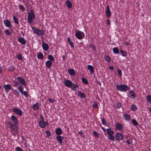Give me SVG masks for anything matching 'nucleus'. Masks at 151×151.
<instances>
[{"instance_id":"obj_1","label":"nucleus","mask_w":151,"mask_h":151,"mask_svg":"<svg viewBox=\"0 0 151 151\" xmlns=\"http://www.w3.org/2000/svg\"><path fill=\"white\" fill-rule=\"evenodd\" d=\"M116 88L119 91L125 92L129 89V87L125 84H121L117 85Z\"/></svg>"},{"instance_id":"obj_2","label":"nucleus","mask_w":151,"mask_h":151,"mask_svg":"<svg viewBox=\"0 0 151 151\" xmlns=\"http://www.w3.org/2000/svg\"><path fill=\"white\" fill-rule=\"evenodd\" d=\"M35 18V14L34 12L32 9H31L30 12L29 13L27 17L28 22L29 24L32 23V20L34 19Z\"/></svg>"},{"instance_id":"obj_3","label":"nucleus","mask_w":151,"mask_h":151,"mask_svg":"<svg viewBox=\"0 0 151 151\" xmlns=\"http://www.w3.org/2000/svg\"><path fill=\"white\" fill-rule=\"evenodd\" d=\"M75 35L76 37L79 40H81L84 38L85 34L84 32L80 30H78L75 33Z\"/></svg>"},{"instance_id":"obj_4","label":"nucleus","mask_w":151,"mask_h":151,"mask_svg":"<svg viewBox=\"0 0 151 151\" xmlns=\"http://www.w3.org/2000/svg\"><path fill=\"white\" fill-rule=\"evenodd\" d=\"M12 110L16 114L20 116H21L23 115L22 111L19 108H12Z\"/></svg>"},{"instance_id":"obj_5","label":"nucleus","mask_w":151,"mask_h":151,"mask_svg":"<svg viewBox=\"0 0 151 151\" xmlns=\"http://www.w3.org/2000/svg\"><path fill=\"white\" fill-rule=\"evenodd\" d=\"M17 79L19 83L22 86L26 87L27 86V83L24 78L20 76H18Z\"/></svg>"},{"instance_id":"obj_6","label":"nucleus","mask_w":151,"mask_h":151,"mask_svg":"<svg viewBox=\"0 0 151 151\" xmlns=\"http://www.w3.org/2000/svg\"><path fill=\"white\" fill-rule=\"evenodd\" d=\"M115 137L118 141H120L122 140L123 137L122 134L119 132H117L115 135Z\"/></svg>"},{"instance_id":"obj_7","label":"nucleus","mask_w":151,"mask_h":151,"mask_svg":"<svg viewBox=\"0 0 151 151\" xmlns=\"http://www.w3.org/2000/svg\"><path fill=\"white\" fill-rule=\"evenodd\" d=\"M4 88L5 92L6 93H8L9 90L12 89L11 85L10 84H5L4 86Z\"/></svg>"},{"instance_id":"obj_8","label":"nucleus","mask_w":151,"mask_h":151,"mask_svg":"<svg viewBox=\"0 0 151 151\" xmlns=\"http://www.w3.org/2000/svg\"><path fill=\"white\" fill-rule=\"evenodd\" d=\"M4 25L6 27L10 28L12 27L10 21L8 19H4Z\"/></svg>"},{"instance_id":"obj_9","label":"nucleus","mask_w":151,"mask_h":151,"mask_svg":"<svg viewBox=\"0 0 151 151\" xmlns=\"http://www.w3.org/2000/svg\"><path fill=\"white\" fill-rule=\"evenodd\" d=\"M64 83L65 86L68 87H70L73 83L72 81L69 80H66L64 81Z\"/></svg>"},{"instance_id":"obj_10","label":"nucleus","mask_w":151,"mask_h":151,"mask_svg":"<svg viewBox=\"0 0 151 151\" xmlns=\"http://www.w3.org/2000/svg\"><path fill=\"white\" fill-rule=\"evenodd\" d=\"M105 13L107 17L109 18L111 15V12L109 6V5H107L106 6V9L105 11Z\"/></svg>"},{"instance_id":"obj_11","label":"nucleus","mask_w":151,"mask_h":151,"mask_svg":"<svg viewBox=\"0 0 151 151\" xmlns=\"http://www.w3.org/2000/svg\"><path fill=\"white\" fill-rule=\"evenodd\" d=\"M123 117L125 120L127 121H129L131 119L130 115L124 113L123 114Z\"/></svg>"},{"instance_id":"obj_12","label":"nucleus","mask_w":151,"mask_h":151,"mask_svg":"<svg viewBox=\"0 0 151 151\" xmlns=\"http://www.w3.org/2000/svg\"><path fill=\"white\" fill-rule=\"evenodd\" d=\"M72 85L70 86V88L74 91H76L77 89H78L79 86L77 84H76L74 83H72Z\"/></svg>"},{"instance_id":"obj_13","label":"nucleus","mask_w":151,"mask_h":151,"mask_svg":"<svg viewBox=\"0 0 151 151\" xmlns=\"http://www.w3.org/2000/svg\"><path fill=\"white\" fill-rule=\"evenodd\" d=\"M55 133L58 136H59L63 133V131L61 128H57L55 129Z\"/></svg>"},{"instance_id":"obj_14","label":"nucleus","mask_w":151,"mask_h":151,"mask_svg":"<svg viewBox=\"0 0 151 151\" xmlns=\"http://www.w3.org/2000/svg\"><path fill=\"white\" fill-rule=\"evenodd\" d=\"M39 124L40 127L42 128H44L46 126V123L44 121H40Z\"/></svg>"},{"instance_id":"obj_15","label":"nucleus","mask_w":151,"mask_h":151,"mask_svg":"<svg viewBox=\"0 0 151 151\" xmlns=\"http://www.w3.org/2000/svg\"><path fill=\"white\" fill-rule=\"evenodd\" d=\"M11 118L14 124L15 125L18 124L17 119L15 116L13 115L12 116Z\"/></svg>"},{"instance_id":"obj_16","label":"nucleus","mask_w":151,"mask_h":151,"mask_svg":"<svg viewBox=\"0 0 151 151\" xmlns=\"http://www.w3.org/2000/svg\"><path fill=\"white\" fill-rule=\"evenodd\" d=\"M87 68L90 71L91 74H93L94 73V68L93 66L91 65H87Z\"/></svg>"},{"instance_id":"obj_17","label":"nucleus","mask_w":151,"mask_h":151,"mask_svg":"<svg viewBox=\"0 0 151 151\" xmlns=\"http://www.w3.org/2000/svg\"><path fill=\"white\" fill-rule=\"evenodd\" d=\"M42 47L43 50L45 51H47L49 49L48 45L46 43L44 42L42 43Z\"/></svg>"},{"instance_id":"obj_18","label":"nucleus","mask_w":151,"mask_h":151,"mask_svg":"<svg viewBox=\"0 0 151 151\" xmlns=\"http://www.w3.org/2000/svg\"><path fill=\"white\" fill-rule=\"evenodd\" d=\"M18 41L23 45H25L26 43V40L23 37H21L18 39Z\"/></svg>"},{"instance_id":"obj_19","label":"nucleus","mask_w":151,"mask_h":151,"mask_svg":"<svg viewBox=\"0 0 151 151\" xmlns=\"http://www.w3.org/2000/svg\"><path fill=\"white\" fill-rule=\"evenodd\" d=\"M63 138L60 135L57 136L56 137V139L58 142L60 144H61L63 142Z\"/></svg>"},{"instance_id":"obj_20","label":"nucleus","mask_w":151,"mask_h":151,"mask_svg":"<svg viewBox=\"0 0 151 151\" xmlns=\"http://www.w3.org/2000/svg\"><path fill=\"white\" fill-rule=\"evenodd\" d=\"M52 62L50 60H47L46 62L45 66L47 68H49L52 65Z\"/></svg>"},{"instance_id":"obj_21","label":"nucleus","mask_w":151,"mask_h":151,"mask_svg":"<svg viewBox=\"0 0 151 151\" xmlns=\"http://www.w3.org/2000/svg\"><path fill=\"white\" fill-rule=\"evenodd\" d=\"M32 108L34 110H38L39 108V103L38 102H37L34 104L32 106Z\"/></svg>"},{"instance_id":"obj_22","label":"nucleus","mask_w":151,"mask_h":151,"mask_svg":"<svg viewBox=\"0 0 151 151\" xmlns=\"http://www.w3.org/2000/svg\"><path fill=\"white\" fill-rule=\"evenodd\" d=\"M115 128L118 130H121L122 129V126L121 124L119 123H117L116 124Z\"/></svg>"},{"instance_id":"obj_23","label":"nucleus","mask_w":151,"mask_h":151,"mask_svg":"<svg viewBox=\"0 0 151 151\" xmlns=\"http://www.w3.org/2000/svg\"><path fill=\"white\" fill-rule=\"evenodd\" d=\"M106 132L109 135V136L114 134V132L113 131H112L111 129L108 128L106 129Z\"/></svg>"},{"instance_id":"obj_24","label":"nucleus","mask_w":151,"mask_h":151,"mask_svg":"<svg viewBox=\"0 0 151 151\" xmlns=\"http://www.w3.org/2000/svg\"><path fill=\"white\" fill-rule=\"evenodd\" d=\"M129 93L130 95L129 97L133 99H134L136 97V95L135 93L132 90L129 92Z\"/></svg>"},{"instance_id":"obj_25","label":"nucleus","mask_w":151,"mask_h":151,"mask_svg":"<svg viewBox=\"0 0 151 151\" xmlns=\"http://www.w3.org/2000/svg\"><path fill=\"white\" fill-rule=\"evenodd\" d=\"M68 72L70 75L72 76H73L75 74V72L74 70L72 68L69 69Z\"/></svg>"},{"instance_id":"obj_26","label":"nucleus","mask_w":151,"mask_h":151,"mask_svg":"<svg viewBox=\"0 0 151 151\" xmlns=\"http://www.w3.org/2000/svg\"><path fill=\"white\" fill-rule=\"evenodd\" d=\"M66 6L69 9H70L72 7V4L70 1L69 0L65 2Z\"/></svg>"},{"instance_id":"obj_27","label":"nucleus","mask_w":151,"mask_h":151,"mask_svg":"<svg viewBox=\"0 0 151 151\" xmlns=\"http://www.w3.org/2000/svg\"><path fill=\"white\" fill-rule=\"evenodd\" d=\"M78 96L81 98H85L86 97L85 94L82 92L79 91Z\"/></svg>"},{"instance_id":"obj_28","label":"nucleus","mask_w":151,"mask_h":151,"mask_svg":"<svg viewBox=\"0 0 151 151\" xmlns=\"http://www.w3.org/2000/svg\"><path fill=\"white\" fill-rule=\"evenodd\" d=\"M32 29L35 34H36L37 35L38 34L39 31L40 29L37 28L35 27H32Z\"/></svg>"},{"instance_id":"obj_29","label":"nucleus","mask_w":151,"mask_h":151,"mask_svg":"<svg viewBox=\"0 0 151 151\" xmlns=\"http://www.w3.org/2000/svg\"><path fill=\"white\" fill-rule=\"evenodd\" d=\"M37 58L39 59H42L44 58L43 54L41 52L38 53L37 55Z\"/></svg>"},{"instance_id":"obj_30","label":"nucleus","mask_w":151,"mask_h":151,"mask_svg":"<svg viewBox=\"0 0 151 151\" xmlns=\"http://www.w3.org/2000/svg\"><path fill=\"white\" fill-rule=\"evenodd\" d=\"M18 89L19 91L20 92L22 95H23L24 91H23L22 87L21 86L19 85L18 87Z\"/></svg>"},{"instance_id":"obj_31","label":"nucleus","mask_w":151,"mask_h":151,"mask_svg":"<svg viewBox=\"0 0 151 151\" xmlns=\"http://www.w3.org/2000/svg\"><path fill=\"white\" fill-rule=\"evenodd\" d=\"M104 58L105 60L107 62H109L111 61V58L109 55H105L104 56Z\"/></svg>"},{"instance_id":"obj_32","label":"nucleus","mask_w":151,"mask_h":151,"mask_svg":"<svg viewBox=\"0 0 151 151\" xmlns=\"http://www.w3.org/2000/svg\"><path fill=\"white\" fill-rule=\"evenodd\" d=\"M48 59L49 60H50L51 61H52L55 60V58L53 56L51 55H49L48 56Z\"/></svg>"},{"instance_id":"obj_33","label":"nucleus","mask_w":151,"mask_h":151,"mask_svg":"<svg viewBox=\"0 0 151 151\" xmlns=\"http://www.w3.org/2000/svg\"><path fill=\"white\" fill-rule=\"evenodd\" d=\"M81 81L83 83L86 85L88 83V81L84 77H82V78Z\"/></svg>"},{"instance_id":"obj_34","label":"nucleus","mask_w":151,"mask_h":151,"mask_svg":"<svg viewBox=\"0 0 151 151\" xmlns=\"http://www.w3.org/2000/svg\"><path fill=\"white\" fill-rule=\"evenodd\" d=\"M120 52L121 53L123 57H126L127 55V52L123 50H120Z\"/></svg>"},{"instance_id":"obj_35","label":"nucleus","mask_w":151,"mask_h":151,"mask_svg":"<svg viewBox=\"0 0 151 151\" xmlns=\"http://www.w3.org/2000/svg\"><path fill=\"white\" fill-rule=\"evenodd\" d=\"M113 52L115 54H117L119 52V50L118 48L116 47H115L113 49Z\"/></svg>"},{"instance_id":"obj_36","label":"nucleus","mask_w":151,"mask_h":151,"mask_svg":"<svg viewBox=\"0 0 151 151\" xmlns=\"http://www.w3.org/2000/svg\"><path fill=\"white\" fill-rule=\"evenodd\" d=\"M131 109L132 111H135L137 110V107L135 105L132 104L131 106Z\"/></svg>"},{"instance_id":"obj_37","label":"nucleus","mask_w":151,"mask_h":151,"mask_svg":"<svg viewBox=\"0 0 151 151\" xmlns=\"http://www.w3.org/2000/svg\"><path fill=\"white\" fill-rule=\"evenodd\" d=\"M13 19L15 23L17 24H19V22L17 19V18L15 16H14L13 17Z\"/></svg>"},{"instance_id":"obj_38","label":"nucleus","mask_w":151,"mask_h":151,"mask_svg":"<svg viewBox=\"0 0 151 151\" xmlns=\"http://www.w3.org/2000/svg\"><path fill=\"white\" fill-rule=\"evenodd\" d=\"M15 69V68L14 66H11L9 68L8 70L9 71H10L11 72H13Z\"/></svg>"},{"instance_id":"obj_39","label":"nucleus","mask_w":151,"mask_h":151,"mask_svg":"<svg viewBox=\"0 0 151 151\" xmlns=\"http://www.w3.org/2000/svg\"><path fill=\"white\" fill-rule=\"evenodd\" d=\"M113 135H111L108 136L109 139L111 141H114L115 140V137Z\"/></svg>"},{"instance_id":"obj_40","label":"nucleus","mask_w":151,"mask_h":151,"mask_svg":"<svg viewBox=\"0 0 151 151\" xmlns=\"http://www.w3.org/2000/svg\"><path fill=\"white\" fill-rule=\"evenodd\" d=\"M17 58L19 60H22V54L19 53L17 55Z\"/></svg>"},{"instance_id":"obj_41","label":"nucleus","mask_w":151,"mask_h":151,"mask_svg":"<svg viewBox=\"0 0 151 151\" xmlns=\"http://www.w3.org/2000/svg\"><path fill=\"white\" fill-rule=\"evenodd\" d=\"M44 34V31L43 30H39L38 34L37 35L38 36H42Z\"/></svg>"},{"instance_id":"obj_42","label":"nucleus","mask_w":151,"mask_h":151,"mask_svg":"<svg viewBox=\"0 0 151 151\" xmlns=\"http://www.w3.org/2000/svg\"><path fill=\"white\" fill-rule=\"evenodd\" d=\"M147 102L148 103L151 102V96L150 95H147Z\"/></svg>"},{"instance_id":"obj_43","label":"nucleus","mask_w":151,"mask_h":151,"mask_svg":"<svg viewBox=\"0 0 151 151\" xmlns=\"http://www.w3.org/2000/svg\"><path fill=\"white\" fill-rule=\"evenodd\" d=\"M101 121L103 125H106V124H107V122L104 118L101 119Z\"/></svg>"},{"instance_id":"obj_44","label":"nucleus","mask_w":151,"mask_h":151,"mask_svg":"<svg viewBox=\"0 0 151 151\" xmlns=\"http://www.w3.org/2000/svg\"><path fill=\"white\" fill-rule=\"evenodd\" d=\"M117 72L119 76L120 77H122V70L119 69L118 68L117 70Z\"/></svg>"},{"instance_id":"obj_45","label":"nucleus","mask_w":151,"mask_h":151,"mask_svg":"<svg viewBox=\"0 0 151 151\" xmlns=\"http://www.w3.org/2000/svg\"><path fill=\"white\" fill-rule=\"evenodd\" d=\"M132 123L134 125H137L138 124V123L137 121L134 119H132Z\"/></svg>"},{"instance_id":"obj_46","label":"nucleus","mask_w":151,"mask_h":151,"mask_svg":"<svg viewBox=\"0 0 151 151\" xmlns=\"http://www.w3.org/2000/svg\"><path fill=\"white\" fill-rule=\"evenodd\" d=\"M19 8L23 12L25 11V8L22 5L20 4L19 5Z\"/></svg>"},{"instance_id":"obj_47","label":"nucleus","mask_w":151,"mask_h":151,"mask_svg":"<svg viewBox=\"0 0 151 151\" xmlns=\"http://www.w3.org/2000/svg\"><path fill=\"white\" fill-rule=\"evenodd\" d=\"M13 82L14 83L13 86L14 87H17L19 84V82L15 81H13Z\"/></svg>"},{"instance_id":"obj_48","label":"nucleus","mask_w":151,"mask_h":151,"mask_svg":"<svg viewBox=\"0 0 151 151\" xmlns=\"http://www.w3.org/2000/svg\"><path fill=\"white\" fill-rule=\"evenodd\" d=\"M98 107V105L97 103L93 102V108H96Z\"/></svg>"},{"instance_id":"obj_49","label":"nucleus","mask_w":151,"mask_h":151,"mask_svg":"<svg viewBox=\"0 0 151 151\" xmlns=\"http://www.w3.org/2000/svg\"><path fill=\"white\" fill-rule=\"evenodd\" d=\"M24 95L26 98H28L29 95L27 93V91H24Z\"/></svg>"},{"instance_id":"obj_50","label":"nucleus","mask_w":151,"mask_h":151,"mask_svg":"<svg viewBox=\"0 0 151 151\" xmlns=\"http://www.w3.org/2000/svg\"><path fill=\"white\" fill-rule=\"evenodd\" d=\"M39 119L40 120V121H44V118L42 114H40Z\"/></svg>"},{"instance_id":"obj_51","label":"nucleus","mask_w":151,"mask_h":151,"mask_svg":"<svg viewBox=\"0 0 151 151\" xmlns=\"http://www.w3.org/2000/svg\"><path fill=\"white\" fill-rule=\"evenodd\" d=\"M122 106L121 103L119 102H118L116 104V108L119 109Z\"/></svg>"},{"instance_id":"obj_52","label":"nucleus","mask_w":151,"mask_h":151,"mask_svg":"<svg viewBox=\"0 0 151 151\" xmlns=\"http://www.w3.org/2000/svg\"><path fill=\"white\" fill-rule=\"evenodd\" d=\"M5 32L6 34L7 35H9L10 34V32L7 29L5 30Z\"/></svg>"},{"instance_id":"obj_53","label":"nucleus","mask_w":151,"mask_h":151,"mask_svg":"<svg viewBox=\"0 0 151 151\" xmlns=\"http://www.w3.org/2000/svg\"><path fill=\"white\" fill-rule=\"evenodd\" d=\"M45 133L47 134V136L48 137H49L51 135V133L49 130H46Z\"/></svg>"},{"instance_id":"obj_54","label":"nucleus","mask_w":151,"mask_h":151,"mask_svg":"<svg viewBox=\"0 0 151 151\" xmlns=\"http://www.w3.org/2000/svg\"><path fill=\"white\" fill-rule=\"evenodd\" d=\"M9 125L11 128L12 129H13L14 127L15 126V125L11 122L9 123Z\"/></svg>"},{"instance_id":"obj_55","label":"nucleus","mask_w":151,"mask_h":151,"mask_svg":"<svg viewBox=\"0 0 151 151\" xmlns=\"http://www.w3.org/2000/svg\"><path fill=\"white\" fill-rule=\"evenodd\" d=\"M49 101L50 102H51L52 103H53L55 101V100L54 99H53L52 98H49L48 99Z\"/></svg>"},{"instance_id":"obj_56","label":"nucleus","mask_w":151,"mask_h":151,"mask_svg":"<svg viewBox=\"0 0 151 151\" xmlns=\"http://www.w3.org/2000/svg\"><path fill=\"white\" fill-rule=\"evenodd\" d=\"M93 134L95 137H97L99 136V133L96 131H94L93 132Z\"/></svg>"},{"instance_id":"obj_57","label":"nucleus","mask_w":151,"mask_h":151,"mask_svg":"<svg viewBox=\"0 0 151 151\" xmlns=\"http://www.w3.org/2000/svg\"><path fill=\"white\" fill-rule=\"evenodd\" d=\"M70 45V46L72 48H73L74 47L73 43L71 41L70 42L68 43Z\"/></svg>"},{"instance_id":"obj_58","label":"nucleus","mask_w":151,"mask_h":151,"mask_svg":"<svg viewBox=\"0 0 151 151\" xmlns=\"http://www.w3.org/2000/svg\"><path fill=\"white\" fill-rule=\"evenodd\" d=\"M16 150L17 151H23V150H22L21 148L19 147H17L16 148Z\"/></svg>"},{"instance_id":"obj_59","label":"nucleus","mask_w":151,"mask_h":151,"mask_svg":"<svg viewBox=\"0 0 151 151\" xmlns=\"http://www.w3.org/2000/svg\"><path fill=\"white\" fill-rule=\"evenodd\" d=\"M14 91L15 92V94H16L18 95H19L20 94V93H19V92L18 91H17V90H16V89L14 90Z\"/></svg>"},{"instance_id":"obj_60","label":"nucleus","mask_w":151,"mask_h":151,"mask_svg":"<svg viewBox=\"0 0 151 151\" xmlns=\"http://www.w3.org/2000/svg\"><path fill=\"white\" fill-rule=\"evenodd\" d=\"M107 22L106 24L107 25H110L111 24V22L110 20H109L108 19H107L106 20Z\"/></svg>"},{"instance_id":"obj_61","label":"nucleus","mask_w":151,"mask_h":151,"mask_svg":"<svg viewBox=\"0 0 151 151\" xmlns=\"http://www.w3.org/2000/svg\"><path fill=\"white\" fill-rule=\"evenodd\" d=\"M96 83L99 85L101 86V83L99 81L96 80Z\"/></svg>"},{"instance_id":"obj_62","label":"nucleus","mask_w":151,"mask_h":151,"mask_svg":"<svg viewBox=\"0 0 151 151\" xmlns=\"http://www.w3.org/2000/svg\"><path fill=\"white\" fill-rule=\"evenodd\" d=\"M109 68L110 70H114V67L113 66H109Z\"/></svg>"},{"instance_id":"obj_63","label":"nucleus","mask_w":151,"mask_h":151,"mask_svg":"<svg viewBox=\"0 0 151 151\" xmlns=\"http://www.w3.org/2000/svg\"><path fill=\"white\" fill-rule=\"evenodd\" d=\"M67 41H68V43H69V42H70L71 41V39H70V37H68L67 38Z\"/></svg>"},{"instance_id":"obj_64","label":"nucleus","mask_w":151,"mask_h":151,"mask_svg":"<svg viewBox=\"0 0 151 151\" xmlns=\"http://www.w3.org/2000/svg\"><path fill=\"white\" fill-rule=\"evenodd\" d=\"M62 58H63V61H65V60L66 58L65 56V55H63L62 56Z\"/></svg>"}]
</instances>
